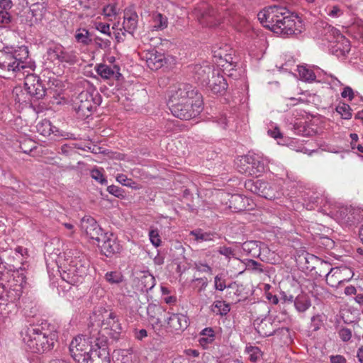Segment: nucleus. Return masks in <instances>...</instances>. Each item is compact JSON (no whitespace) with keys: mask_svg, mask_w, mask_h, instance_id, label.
Listing matches in <instances>:
<instances>
[{"mask_svg":"<svg viewBox=\"0 0 363 363\" xmlns=\"http://www.w3.org/2000/svg\"><path fill=\"white\" fill-rule=\"evenodd\" d=\"M29 52L26 46L8 45L0 41V69L13 72H28L25 77L24 86L28 94L38 100L45 95V89L40 77L29 74V69L33 71L35 65L29 60Z\"/></svg>","mask_w":363,"mask_h":363,"instance_id":"nucleus-1","label":"nucleus"},{"mask_svg":"<svg viewBox=\"0 0 363 363\" xmlns=\"http://www.w3.org/2000/svg\"><path fill=\"white\" fill-rule=\"evenodd\" d=\"M89 266L86 256L77 250H69L65 252L63 258L59 257L55 264L47 260L50 276H55V272H58L63 281L73 286L83 281L88 274Z\"/></svg>","mask_w":363,"mask_h":363,"instance_id":"nucleus-2","label":"nucleus"},{"mask_svg":"<svg viewBox=\"0 0 363 363\" xmlns=\"http://www.w3.org/2000/svg\"><path fill=\"white\" fill-rule=\"evenodd\" d=\"M257 18L264 27L283 37L298 35L303 29L301 19L283 6L266 7L258 13Z\"/></svg>","mask_w":363,"mask_h":363,"instance_id":"nucleus-3","label":"nucleus"},{"mask_svg":"<svg viewBox=\"0 0 363 363\" xmlns=\"http://www.w3.org/2000/svg\"><path fill=\"white\" fill-rule=\"evenodd\" d=\"M21 336L27 350L33 353L43 354L54 347L56 334L44 329L39 325H30L24 327Z\"/></svg>","mask_w":363,"mask_h":363,"instance_id":"nucleus-4","label":"nucleus"},{"mask_svg":"<svg viewBox=\"0 0 363 363\" xmlns=\"http://www.w3.org/2000/svg\"><path fill=\"white\" fill-rule=\"evenodd\" d=\"M314 203L318 211L333 218L341 225H351L363 219V210L359 208L337 207L324 197H317Z\"/></svg>","mask_w":363,"mask_h":363,"instance_id":"nucleus-5","label":"nucleus"},{"mask_svg":"<svg viewBox=\"0 0 363 363\" xmlns=\"http://www.w3.org/2000/svg\"><path fill=\"white\" fill-rule=\"evenodd\" d=\"M106 338L105 337H96L92 335L87 339L84 335H79L74 338L69 345V352L77 363H84L92 357L93 351L99 350L96 346V341L100 342Z\"/></svg>","mask_w":363,"mask_h":363,"instance_id":"nucleus-6","label":"nucleus"},{"mask_svg":"<svg viewBox=\"0 0 363 363\" xmlns=\"http://www.w3.org/2000/svg\"><path fill=\"white\" fill-rule=\"evenodd\" d=\"M23 278L19 284L9 282L7 286L0 281V313L9 314L16 308L23 292Z\"/></svg>","mask_w":363,"mask_h":363,"instance_id":"nucleus-7","label":"nucleus"},{"mask_svg":"<svg viewBox=\"0 0 363 363\" xmlns=\"http://www.w3.org/2000/svg\"><path fill=\"white\" fill-rule=\"evenodd\" d=\"M100 104V96L93 88L82 91L75 102L74 108L80 117H89Z\"/></svg>","mask_w":363,"mask_h":363,"instance_id":"nucleus-8","label":"nucleus"},{"mask_svg":"<svg viewBox=\"0 0 363 363\" xmlns=\"http://www.w3.org/2000/svg\"><path fill=\"white\" fill-rule=\"evenodd\" d=\"M172 113L177 118L183 120H189L198 116L202 111L201 96L198 95L191 100L181 102V104L171 105Z\"/></svg>","mask_w":363,"mask_h":363,"instance_id":"nucleus-9","label":"nucleus"},{"mask_svg":"<svg viewBox=\"0 0 363 363\" xmlns=\"http://www.w3.org/2000/svg\"><path fill=\"white\" fill-rule=\"evenodd\" d=\"M245 186L251 192L269 200L279 198L282 195L280 185L274 182L250 179L245 182Z\"/></svg>","mask_w":363,"mask_h":363,"instance_id":"nucleus-10","label":"nucleus"},{"mask_svg":"<svg viewBox=\"0 0 363 363\" xmlns=\"http://www.w3.org/2000/svg\"><path fill=\"white\" fill-rule=\"evenodd\" d=\"M268 162L267 158L259 154H249L242 157L239 172L247 175L258 177L264 172Z\"/></svg>","mask_w":363,"mask_h":363,"instance_id":"nucleus-11","label":"nucleus"},{"mask_svg":"<svg viewBox=\"0 0 363 363\" xmlns=\"http://www.w3.org/2000/svg\"><path fill=\"white\" fill-rule=\"evenodd\" d=\"M99 321H101V330L113 339H117L122 332V326L118 315L112 311L103 310L98 315Z\"/></svg>","mask_w":363,"mask_h":363,"instance_id":"nucleus-12","label":"nucleus"},{"mask_svg":"<svg viewBox=\"0 0 363 363\" xmlns=\"http://www.w3.org/2000/svg\"><path fill=\"white\" fill-rule=\"evenodd\" d=\"M199 95L197 91L189 84H177L170 87L169 90V106L181 104V102L191 100Z\"/></svg>","mask_w":363,"mask_h":363,"instance_id":"nucleus-13","label":"nucleus"},{"mask_svg":"<svg viewBox=\"0 0 363 363\" xmlns=\"http://www.w3.org/2000/svg\"><path fill=\"white\" fill-rule=\"evenodd\" d=\"M48 57L52 62H67L74 64L77 62V54L73 50L64 48L60 43L50 45L47 50Z\"/></svg>","mask_w":363,"mask_h":363,"instance_id":"nucleus-14","label":"nucleus"},{"mask_svg":"<svg viewBox=\"0 0 363 363\" xmlns=\"http://www.w3.org/2000/svg\"><path fill=\"white\" fill-rule=\"evenodd\" d=\"M353 276L354 272L351 268L342 266L331 268L325 276V280L330 286L338 287L340 284L350 281Z\"/></svg>","mask_w":363,"mask_h":363,"instance_id":"nucleus-15","label":"nucleus"},{"mask_svg":"<svg viewBox=\"0 0 363 363\" xmlns=\"http://www.w3.org/2000/svg\"><path fill=\"white\" fill-rule=\"evenodd\" d=\"M138 16L132 7L124 10L123 22L122 28L116 33V38L118 41L123 40V36L125 33L133 34L138 27Z\"/></svg>","mask_w":363,"mask_h":363,"instance_id":"nucleus-16","label":"nucleus"},{"mask_svg":"<svg viewBox=\"0 0 363 363\" xmlns=\"http://www.w3.org/2000/svg\"><path fill=\"white\" fill-rule=\"evenodd\" d=\"M80 228L90 239L95 240L98 244L101 243V237H103L102 229L94 218L91 216L82 218Z\"/></svg>","mask_w":363,"mask_h":363,"instance_id":"nucleus-17","label":"nucleus"},{"mask_svg":"<svg viewBox=\"0 0 363 363\" xmlns=\"http://www.w3.org/2000/svg\"><path fill=\"white\" fill-rule=\"evenodd\" d=\"M142 58L145 60L147 66L152 70H157L166 63L164 54L155 49L144 51Z\"/></svg>","mask_w":363,"mask_h":363,"instance_id":"nucleus-18","label":"nucleus"},{"mask_svg":"<svg viewBox=\"0 0 363 363\" xmlns=\"http://www.w3.org/2000/svg\"><path fill=\"white\" fill-rule=\"evenodd\" d=\"M96 346L98 347L99 350L93 351L92 357L84 363H110L106 340L103 339L100 343L96 341Z\"/></svg>","mask_w":363,"mask_h":363,"instance_id":"nucleus-19","label":"nucleus"},{"mask_svg":"<svg viewBox=\"0 0 363 363\" xmlns=\"http://www.w3.org/2000/svg\"><path fill=\"white\" fill-rule=\"evenodd\" d=\"M167 325L172 332L179 333L189 325V318L182 313H172L167 318Z\"/></svg>","mask_w":363,"mask_h":363,"instance_id":"nucleus-20","label":"nucleus"},{"mask_svg":"<svg viewBox=\"0 0 363 363\" xmlns=\"http://www.w3.org/2000/svg\"><path fill=\"white\" fill-rule=\"evenodd\" d=\"M330 33L333 35V40L335 43V51L340 52L342 55H345L350 51V43L340 32L336 28H332Z\"/></svg>","mask_w":363,"mask_h":363,"instance_id":"nucleus-21","label":"nucleus"},{"mask_svg":"<svg viewBox=\"0 0 363 363\" xmlns=\"http://www.w3.org/2000/svg\"><path fill=\"white\" fill-rule=\"evenodd\" d=\"M101 242V250L106 257H109L115 253H118L121 250V246L117 242L116 239L112 235L107 236V234L103 235Z\"/></svg>","mask_w":363,"mask_h":363,"instance_id":"nucleus-22","label":"nucleus"},{"mask_svg":"<svg viewBox=\"0 0 363 363\" xmlns=\"http://www.w3.org/2000/svg\"><path fill=\"white\" fill-rule=\"evenodd\" d=\"M95 70L96 73L104 79H110L111 78L118 79L121 75L119 72L120 68L118 65H108L106 64H99L96 66Z\"/></svg>","mask_w":363,"mask_h":363,"instance_id":"nucleus-23","label":"nucleus"},{"mask_svg":"<svg viewBox=\"0 0 363 363\" xmlns=\"http://www.w3.org/2000/svg\"><path fill=\"white\" fill-rule=\"evenodd\" d=\"M255 329L261 337H269L276 333L277 322L272 321L270 318H265L257 325Z\"/></svg>","mask_w":363,"mask_h":363,"instance_id":"nucleus-24","label":"nucleus"},{"mask_svg":"<svg viewBox=\"0 0 363 363\" xmlns=\"http://www.w3.org/2000/svg\"><path fill=\"white\" fill-rule=\"evenodd\" d=\"M193 72L195 74L196 79L203 85L210 82V75L215 73L212 67L208 65H196L193 68Z\"/></svg>","mask_w":363,"mask_h":363,"instance_id":"nucleus-25","label":"nucleus"},{"mask_svg":"<svg viewBox=\"0 0 363 363\" xmlns=\"http://www.w3.org/2000/svg\"><path fill=\"white\" fill-rule=\"evenodd\" d=\"M206 85H208L212 91L216 94H222L228 86L225 79L218 71L211 76L210 82L206 83Z\"/></svg>","mask_w":363,"mask_h":363,"instance_id":"nucleus-26","label":"nucleus"},{"mask_svg":"<svg viewBox=\"0 0 363 363\" xmlns=\"http://www.w3.org/2000/svg\"><path fill=\"white\" fill-rule=\"evenodd\" d=\"M47 3L40 2L31 4L30 6V12L33 18L34 23L42 22L45 17L47 13Z\"/></svg>","mask_w":363,"mask_h":363,"instance_id":"nucleus-27","label":"nucleus"},{"mask_svg":"<svg viewBox=\"0 0 363 363\" xmlns=\"http://www.w3.org/2000/svg\"><path fill=\"white\" fill-rule=\"evenodd\" d=\"M113 358L114 363H136L135 356L128 350L114 351Z\"/></svg>","mask_w":363,"mask_h":363,"instance_id":"nucleus-28","label":"nucleus"},{"mask_svg":"<svg viewBox=\"0 0 363 363\" xmlns=\"http://www.w3.org/2000/svg\"><path fill=\"white\" fill-rule=\"evenodd\" d=\"M138 284L142 291L147 292L155 286V279L148 272H144L139 278Z\"/></svg>","mask_w":363,"mask_h":363,"instance_id":"nucleus-29","label":"nucleus"},{"mask_svg":"<svg viewBox=\"0 0 363 363\" xmlns=\"http://www.w3.org/2000/svg\"><path fill=\"white\" fill-rule=\"evenodd\" d=\"M228 50L230 51V49L228 45H225L224 48H220L218 50H213V57L215 58H218L220 60L216 61L219 66L224 67L225 65L222 64L223 62L231 64L233 58L231 57V53H227Z\"/></svg>","mask_w":363,"mask_h":363,"instance_id":"nucleus-30","label":"nucleus"},{"mask_svg":"<svg viewBox=\"0 0 363 363\" xmlns=\"http://www.w3.org/2000/svg\"><path fill=\"white\" fill-rule=\"evenodd\" d=\"M297 72L299 77L304 82H311L315 80L316 75L313 70L306 65H298Z\"/></svg>","mask_w":363,"mask_h":363,"instance_id":"nucleus-31","label":"nucleus"},{"mask_svg":"<svg viewBox=\"0 0 363 363\" xmlns=\"http://www.w3.org/2000/svg\"><path fill=\"white\" fill-rule=\"evenodd\" d=\"M152 22L154 30H163L167 27V18L160 13L155 12L152 14Z\"/></svg>","mask_w":363,"mask_h":363,"instance_id":"nucleus-32","label":"nucleus"},{"mask_svg":"<svg viewBox=\"0 0 363 363\" xmlns=\"http://www.w3.org/2000/svg\"><path fill=\"white\" fill-rule=\"evenodd\" d=\"M214 337L215 334L213 330L211 328H206L200 333L199 342L201 346L205 347L213 342Z\"/></svg>","mask_w":363,"mask_h":363,"instance_id":"nucleus-33","label":"nucleus"},{"mask_svg":"<svg viewBox=\"0 0 363 363\" xmlns=\"http://www.w3.org/2000/svg\"><path fill=\"white\" fill-rule=\"evenodd\" d=\"M55 127L52 126L48 120H43L38 123L36 125L37 132L43 136H49L51 133H55Z\"/></svg>","mask_w":363,"mask_h":363,"instance_id":"nucleus-34","label":"nucleus"},{"mask_svg":"<svg viewBox=\"0 0 363 363\" xmlns=\"http://www.w3.org/2000/svg\"><path fill=\"white\" fill-rule=\"evenodd\" d=\"M294 306L298 312H304L310 307L311 302L306 295L301 294L295 298Z\"/></svg>","mask_w":363,"mask_h":363,"instance_id":"nucleus-35","label":"nucleus"},{"mask_svg":"<svg viewBox=\"0 0 363 363\" xmlns=\"http://www.w3.org/2000/svg\"><path fill=\"white\" fill-rule=\"evenodd\" d=\"M230 310V308L229 304L223 301H216L212 306V311L213 313L220 315H227Z\"/></svg>","mask_w":363,"mask_h":363,"instance_id":"nucleus-36","label":"nucleus"},{"mask_svg":"<svg viewBox=\"0 0 363 363\" xmlns=\"http://www.w3.org/2000/svg\"><path fill=\"white\" fill-rule=\"evenodd\" d=\"M105 280L111 284H118L123 281V277L121 272L118 271L108 272L104 276Z\"/></svg>","mask_w":363,"mask_h":363,"instance_id":"nucleus-37","label":"nucleus"},{"mask_svg":"<svg viewBox=\"0 0 363 363\" xmlns=\"http://www.w3.org/2000/svg\"><path fill=\"white\" fill-rule=\"evenodd\" d=\"M190 235H193L196 240L202 241H211L213 239V235L210 233L203 232L201 229L192 230L190 232Z\"/></svg>","mask_w":363,"mask_h":363,"instance_id":"nucleus-38","label":"nucleus"},{"mask_svg":"<svg viewBox=\"0 0 363 363\" xmlns=\"http://www.w3.org/2000/svg\"><path fill=\"white\" fill-rule=\"evenodd\" d=\"M245 352L249 355L250 360L252 362H257L262 354L261 350L256 346L246 347Z\"/></svg>","mask_w":363,"mask_h":363,"instance_id":"nucleus-39","label":"nucleus"},{"mask_svg":"<svg viewBox=\"0 0 363 363\" xmlns=\"http://www.w3.org/2000/svg\"><path fill=\"white\" fill-rule=\"evenodd\" d=\"M75 39L77 43L87 45L89 41V31L84 28H79L76 30Z\"/></svg>","mask_w":363,"mask_h":363,"instance_id":"nucleus-40","label":"nucleus"},{"mask_svg":"<svg viewBox=\"0 0 363 363\" xmlns=\"http://www.w3.org/2000/svg\"><path fill=\"white\" fill-rule=\"evenodd\" d=\"M13 20V16L9 11H0V28H10Z\"/></svg>","mask_w":363,"mask_h":363,"instance_id":"nucleus-41","label":"nucleus"},{"mask_svg":"<svg viewBox=\"0 0 363 363\" xmlns=\"http://www.w3.org/2000/svg\"><path fill=\"white\" fill-rule=\"evenodd\" d=\"M351 108L348 104H339L336 107V111L344 119H350L352 117Z\"/></svg>","mask_w":363,"mask_h":363,"instance_id":"nucleus-42","label":"nucleus"},{"mask_svg":"<svg viewBox=\"0 0 363 363\" xmlns=\"http://www.w3.org/2000/svg\"><path fill=\"white\" fill-rule=\"evenodd\" d=\"M103 171L104 170L102 168H95L91 171L90 175L93 179L100 183L101 184H106L107 180L103 174Z\"/></svg>","mask_w":363,"mask_h":363,"instance_id":"nucleus-43","label":"nucleus"},{"mask_svg":"<svg viewBox=\"0 0 363 363\" xmlns=\"http://www.w3.org/2000/svg\"><path fill=\"white\" fill-rule=\"evenodd\" d=\"M227 287L230 288L231 286L226 285L225 279L221 274H218L214 277V288L216 290L223 291Z\"/></svg>","mask_w":363,"mask_h":363,"instance_id":"nucleus-44","label":"nucleus"},{"mask_svg":"<svg viewBox=\"0 0 363 363\" xmlns=\"http://www.w3.org/2000/svg\"><path fill=\"white\" fill-rule=\"evenodd\" d=\"M149 238L151 243L155 247H159L161 245V238L157 229H151L149 231Z\"/></svg>","mask_w":363,"mask_h":363,"instance_id":"nucleus-45","label":"nucleus"},{"mask_svg":"<svg viewBox=\"0 0 363 363\" xmlns=\"http://www.w3.org/2000/svg\"><path fill=\"white\" fill-rule=\"evenodd\" d=\"M75 149H80V147L74 143L65 144L61 147L60 153L65 156H71L75 152Z\"/></svg>","mask_w":363,"mask_h":363,"instance_id":"nucleus-46","label":"nucleus"},{"mask_svg":"<svg viewBox=\"0 0 363 363\" xmlns=\"http://www.w3.org/2000/svg\"><path fill=\"white\" fill-rule=\"evenodd\" d=\"M94 27L101 33L110 35V26L107 23H101L98 21L93 22Z\"/></svg>","mask_w":363,"mask_h":363,"instance_id":"nucleus-47","label":"nucleus"},{"mask_svg":"<svg viewBox=\"0 0 363 363\" xmlns=\"http://www.w3.org/2000/svg\"><path fill=\"white\" fill-rule=\"evenodd\" d=\"M147 314L149 315V318L151 320L153 321L155 319H156L155 323H160V319L156 318L154 313L161 312L162 311L161 307L156 306V305H149L147 308Z\"/></svg>","mask_w":363,"mask_h":363,"instance_id":"nucleus-48","label":"nucleus"},{"mask_svg":"<svg viewBox=\"0 0 363 363\" xmlns=\"http://www.w3.org/2000/svg\"><path fill=\"white\" fill-rule=\"evenodd\" d=\"M117 13L116 8L113 4H108L104 7L103 14L105 17H107L111 20V18L115 16Z\"/></svg>","mask_w":363,"mask_h":363,"instance_id":"nucleus-49","label":"nucleus"},{"mask_svg":"<svg viewBox=\"0 0 363 363\" xmlns=\"http://www.w3.org/2000/svg\"><path fill=\"white\" fill-rule=\"evenodd\" d=\"M325 81L333 89H337L338 87H340L342 85L340 81L333 75H327Z\"/></svg>","mask_w":363,"mask_h":363,"instance_id":"nucleus-50","label":"nucleus"},{"mask_svg":"<svg viewBox=\"0 0 363 363\" xmlns=\"http://www.w3.org/2000/svg\"><path fill=\"white\" fill-rule=\"evenodd\" d=\"M116 181L123 186L132 187L133 184H135L131 179L123 174H119L116 176Z\"/></svg>","mask_w":363,"mask_h":363,"instance_id":"nucleus-51","label":"nucleus"},{"mask_svg":"<svg viewBox=\"0 0 363 363\" xmlns=\"http://www.w3.org/2000/svg\"><path fill=\"white\" fill-rule=\"evenodd\" d=\"M192 281L197 283L196 287L199 292L204 291L208 284V281L206 277L195 278Z\"/></svg>","mask_w":363,"mask_h":363,"instance_id":"nucleus-52","label":"nucleus"},{"mask_svg":"<svg viewBox=\"0 0 363 363\" xmlns=\"http://www.w3.org/2000/svg\"><path fill=\"white\" fill-rule=\"evenodd\" d=\"M195 269L200 272L212 274V268L207 264L199 262L195 263Z\"/></svg>","mask_w":363,"mask_h":363,"instance_id":"nucleus-53","label":"nucleus"},{"mask_svg":"<svg viewBox=\"0 0 363 363\" xmlns=\"http://www.w3.org/2000/svg\"><path fill=\"white\" fill-rule=\"evenodd\" d=\"M327 14L332 18H337L343 14L342 11L337 6L328 7Z\"/></svg>","mask_w":363,"mask_h":363,"instance_id":"nucleus-54","label":"nucleus"},{"mask_svg":"<svg viewBox=\"0 0 363 363\" xmlns=\"http://www.w3.org/2000/svg\"><path fill=\"white\" fill-rule=\"evenodd\" d=\"M218 252L220 255L225 256L227 259H230L235 255L234 250L231 247L225 246L220 247Z\"/></svg>","mask_w":363,"mask_h":363,"instance_id":"nucleus-55","label":"nucleus"},{"mask_svg":"<svg viewBox=\"0 0 363 363\" xmlns=\"http://www.w3.org/2000/svg\"><path fill=\"white\" fill-rule=\"evenodd\" d=\"M274 335H279L281 338H289V330L286 327H278L277 325L276 333Z\"/></svg>","mask_w":363,"mask_h":363,"instance_id":"nucleus-56","label":"nucleus"},{"mask_svg":"<svg viewBox=\"0 0 363 363\" xmlns=\"http://www.w3.org/2000/svg\"><path fill=\"white\" fill-rule=\"evenodd\" d=\"M339 335L342 341L347 342L351 339L352 333L348 328H342L340 330Z\"/></svg>","mask_w":363,"mask_h":363,"instance_id":"nucleus-57","label":"nucleus"},{"mask_svg":"<svg viewBox=\"0 0 363 363\" xmlns=\"http://www.w3.org/2000/svg\"><path fill=\"white\" fill-rule=\"evenodd\" d=\"M13 6L11 0H0V11H9Z\"/></svg>","mask_w":363,"mask_h":363,"instance_id":"nucleus-58","label":"nucleus"},{"mask_svg":"<svg viewBox=\"0 0 363 363\" xmlns=\"http://www.w3.org/2000/svg\"><path fill=\"white\" fill-rule=\"evenodd\" d=\"M341 96L342 98H348L349 100H352L354 98V92L350 86L345 87L341 93Z\"/></svg>","mask_w":363,"mask_h":363,"instance_id":"nucleus-59","label":"nucleus"},{"mask_svg":"<svg viewBox=\"0 0 363 363\" xmlns=\"http://www.w3.org/2000/svg\"><path fill=\"white\" fill-rule=\"evenodd\" d=\"M107 191L109 194H113L117 197H119L121 195V189L115 185L108 186Z\"/></svg>","mask_w":363,"mask_h":363,"instance_id":"nucleus-60","label":"nucleus"},{"mask_svg":"<svg viewBox=\"0 0 363 363\" xmlns=\"http://www.w3.org/2000/svg\"><path fill=\"white\" fill-rule=\"evenodd\" d=\"M247 267H251L253 270L259 272H262L263 271L262 269L261 268V264L253 259H250L248 261Z\"/></svg>","mask_w":363,"mask_h":363,"instance_id":"nucleus-61","label":"nucleus"},{"mask_svg":"<svg viewBox=\"0 0 363 363\" xmlns=\"http://www.w3.org/2000/svg\"><path fill=\"white\" fill-rule=\"evenodd\" d=\"M330 363H347L346 359L340 354L331 355L330 357Z\"/></svg>","mask_w":363,"mask_h":363,"instance_id":"nucleus-62","label":"nucleus"},{"mask_svg":"<svg viewBox=\"0 0 363 363\" xmlns=\"http://www.w3.org/2000/svg\"><path fill=\"white\" fill-rule=\"evenodd\" d=\"M63 225L67 230L66 235L70 238L73 237L75 232L74 226L72 224L68 223H63Z\"/></svg>","mask_w":363,"mask_h":363,"instance_id":"nucleus-63","label":"nucleus"},{"mask_svg":"<svg viewBox=\"0 0 363 363\" xmlns=\"http://www.w3.org/2000/svg\"><path fill=\"white\" fill-rule=\"evenodd\" d=\"M147 336V332L145 329L136 330L135 333V337L136 339L141 340Z\"/></svg>","mask_w":363,"mask_h":363,"instance_id":"nucleus-64","label":"nucleus"}]
</instances>
